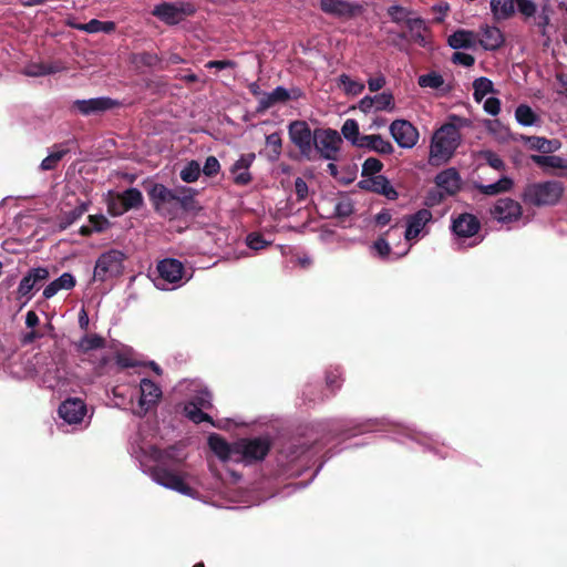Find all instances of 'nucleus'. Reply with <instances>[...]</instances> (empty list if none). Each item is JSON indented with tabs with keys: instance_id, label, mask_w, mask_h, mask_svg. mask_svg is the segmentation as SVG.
Wrapping results in <instances>:
<instances>
[{
	"instance_id": "nucleus-49",
	"label": "nucleus",
	"mask_w": 567,
	"mask_h": 567,
	"mask_svg": "<svg viewBox=\"0 0 567 567\" xmlns=\"http://www.w3.org/2000/svg\"><path fill=\"white\" fill-rule=\"evenodd\" d=\"M515 8L525 19L535 17L537 12V6L533 0H515Z\"/></svg>"
},
{
	"instance_id": "nucleus-15",
	"label": "nucleus",
	"mask_w": 567,
	"mask_h": 567,
	"mask_svg": "<svg viewBox=\"0 0 567 567\" xmlns=\"http://www.w3.org/2000/svg\"><path fill=\"white\" fill-rule=\"evenodd\" d=\"M433 215L431 210L426 208L419 209L416 213L406 215L404 217L406 221V229L404 237L408 241L414 240L422 233L424 227L432 221Z\"/></svg>"
},
{
	"instance_id": "nucleus-58",
	"label": "nucleus",
	"mask_w": 567,
	"mask_h": 567,
	"mask_svg": "<svg viewBox=\"0 0 567 567\" xmlns=\"http://www.w3.org/2000/svg\"><path fill=\"white\" fill-rule=\"evenodd\" d=\"M219 161L215 156H208L202 169L203 174L207 177H214L219 173Z\"/></svg>"
},
{
	"instance_id": "nucleus-29",
	"label": "nucleus",
	"mask_w": 567,
	"mask_h": 567,
	"mask_svg": "<svg viewBox=\"0 0 567 567\" xmlns=\"http://www.w3.org/2000/svg\"><path fill=\"white\" fill-rule=\"evenodd\" d=\"M489 6L496 21L507 20L515 13V0H491Z\"/></svg>"
},
{
	"instance_id": "nucleus-27",
	"label": "nucleus",
	"mask_w": 567,
	"mask_h": 567,
	"mask_svg": "<svg viewBox=\"0 0 567 567\" xmlns=\"http://www.w3.org/2000/svg\"><path fill=\"white\" fill-rule=\"evenodd\" d=\"M476 39L473 31L458 29L447 38V44L455 50L472 49L475 47Z\"/></svg>"
},
{
	"instance_id": "nucleus-42",
	"label": "nucleus",
	"mask_w": 567,
	"mask_h": 567,
	"mask_svg": "<svg viewBox=\"0 0 567 567\" xmlns=\"http://www.w3.org/2000/svg\"><path fill=\"white\" fill-rule=\"evenodd\" d=\"M338 82L343 85L344 92L350 95H359L364 90L363 83L352 80L346 73L339 76Z\"/></svg>"
},
{
	"instance_id": "nucleus-6",
	"label": "nucleus",
	"mask_w": 567,
	"mask_h": 567,
	"mask_svg": "<svg viewBox=\"0 0 567 567\" xmlns=\"http://www.w3.org/2000/svg\"><path fill=\"white\" fill-rule=\"evenodd\" d=\"M125 259V254L117 249H110L103 252L95 261L93 280L104 282L122 276Z\"/></svg>"
},
{
	"instance_id": "nucleus-31",
	"label": "nucleus",
	"mask_w": 567,
	"mask_h": 567,
	"mask_svg": "<svg viewBox=\"0 0 567 567\" xmlns=\"http://www.w3.org/2000/svg\"><path fill=\"white\" fill-rule=\"evenodd\" d=\"M106 341L103 337L92 333L83 336L78 342L74 343L75 350L79 353H87L92 350L103 349Z\"/></svg>"
},
{
	"instance_id": "nucleus-22",
	"label": "nucleus",
	"mask_w": 567,
	"mask_h": 567,
	"mask_svg": "<svg viewBox=\"0 0 567 567\" xmlns=\"http://www.w3.org/2000/svg\"><path fill=\"white\" fill-rule=\"evenodd\" d=\"M298 96L299 94H295L293 99H297ZM291 97L292 95L286 87L277 86L272 92L262 94L256 107V113L262 114L278 103L288 102Z\"/></svg>"
},
{
	"instance_id": "nucleus-45",
	"label": "nucleus",
	"mask_w": 567,
	"mask_h": 567,
	"mask_svg": "<svg viewBox=\"0 0 567 567\" xmlns=\"http://www.w3.org/2000/svg\"><path fill=\"white\" fill-rule=\"evenodd\" d=\"M417 83L421 87L440 89L444 83V79L436 72H430L421 75Z\"/></svg>"
},
{
	"instance_id": "nucleus-63",
	"label": "nucleus",
	"mask_w": 567,
	"mask_h": 567,
	"mask_svg": "<svg viewBox=\"0 0 567 567\" xmlns=\"http://www.w3.org/2000/svg\"><path fill=\"white\" fill-rule=\"evenodd\" d=\"M235 66H236V62L233 60H212L205 64V68H207V69H217V70L234 69Z\"/></svg>"
},
{
	"instance_id": "nucleus-50",
	"label": "nucleus",
	"mask_w": 567,
	"mask_h": 567,
	"mask_svg": "<svg viewBox=\"0 0 567 567\" xmlns=\"http://www.w3.org/2000/svg\"><path fill=\"white\" fill-rule=\"evenodd\" d=\"M482 158L494 169L505 171L504 161L493 151L486 150L481 153Z\"/></svg>"
},
{
	"instance_id": "nucleus-5",
	"label": "nucleus",
	"mask_w": 567,
	"mask_h": 567,
	"mask_svg": "<svg viewBox=\"0 0 567 567\" xmlns=\"http://www.w3.org/2000/svg\"><path fill=\"white\" fill-rule=\"evenodd\" d=\"M458 126L449 122L442 125L434 134L431 145V155L441 159H449L460 144Z\"/></svg>"
},
{
	"instance_id": "nucleus-64",
	"label": "nucleus",
	"mask_w": 567,
	"mask_h": 567,
	"mask_svg": "<svg viewBox=\"0 0 567 567\" xmlns=\"http://www.w3.org/2000/svg\"><path fill=\"white\" fill-rule=\"evenodd\" d=\"M484 110L491 115H497L501 112V101L497 97H488L484 103Z\"/></svg>"
},
{
	"instance_id": "nucleus-34",
	"label": "nucleus",
	"mask_w": 567,
	"mask_h": 567,
	"mask_svg": "<svg viewBox=\"0 0 567 567\" xmlns=\"http://www.w3.org/2000/svg\"><path fill=\"white\" fill-rule=\"evenodd\" d=\"M530 159L542 168L567 169V159L557 155H532Z\"/></svg>"
},
{
	"instance_id": "nucleus-2",
	"label": "nucleus",
	"mask_w": 567,
	"mask_h": 567,
	"mask_svg": "<svg viewBox=\"0 0 567 567\" xmlns=\"http://www.w3.org/2000/svg\"><path fill=\"white\" fill-rule=\"evenodd\" d=\"M174 447L166 450L156 449L153 457L156 464L151 468L152 478L166 488L176 491L186 496H193L195 489L185 483L184 477L169 465L173 462Z\"/></svg>"
},
{
	"instance_id": "nucleus-28",
	"label": "nucleus",
	"mask_w": 567,
	"mask_h": 567,
	"mask_svg": "<svg viewBox=\"0 0 567 567\" xmlns=\"http://www.w3.org/2000/svg\"><path fill=\"white\" fill-rule=\"evenodd\" d=\"M71 27L87 33L103 32L109 34L115 31L116 23L113 21H101L97 19H92L87 23H73Z\"/></svg>"
},
{
	"instance_id": "nucleus-1",
	"label": "nucleus",
	"mask_w": 567,
	"mask_h": 567,
	"mask_svg": "<svg viewBox=\"0 0 567 567\" xmlns=\"http://www.w3.org/2000/svg\"><path fill=\"white\" fill-rule=\"evenodd\" d=\"M146 192L154 212L167 220H176L202 209L196 199L198 190L188 186L168 188L164 184L153 183Z\"/></svg>"
},
{
	"instance_id": "nucleus-24",
	"label": "nucleus",
	"mask_w": 567,
	"mask_h": 567,
	"mask_svg": "<svg viewBox=\"0 0 567 567\" xmlns=\"http://www.w3.org/2000/svg\"><path fill=\"white\" fill-rule=\"evenodd\" d=\"M357 146L369 148L380 155H390L394 152L391 142L384 140L380 134L362 135Z\"/></svg>"
},
{
	"instance_id": "nucleus-60",
	"label": "nucleus",
	"mask_w": 567,
	"mask_h": 567,
	"mask_svg": "<svg viewBox=\"0 0 567 567\" xmlns=\"http://www.w3.org/2000/svg\"><path fill=\"white\" fill-rule=\"evenodd\" d=\"M372 249H374L377 251V254L381 257V258H386L390 252H391V247L388 243V240L383 237V236H380L372 245Z\"/></svg>"
},
{
	"instance_id": "nucleus-48",
	"label": "nucleus",
	"mask_w": 567,
	"mask_h": 567,
	"mask_svg": "<svg viewBox=\"0 0 567 567\" xmlns=\"http://www.w3.org/2000/svg\"><path fill=\"white\" fill-rule=\"evenodd\" d=\"M54 72L55 68L44 63H33L28 65L24 70V74L28 76H42L47 74H52Z\"/></svg>"
},
{
	"instance_id": "nucleus-57",
	"label": "nucleus",
	"mask_w": 567,
	"mask_h": 567,
	"mask_svg": "<svg viewBox=\"0 0 567 567\" xmlns=\"http://www.w3.org/2000/svg\"><path fill=\"white\" fill-rule=\"evenodd\" d=\"M255 157L256 156L254 153L241 155L240 158L233 164L230 168L231 174H236L240 169L248 171L251 164L254 163Z\"/></svg>"
},
{
	"instance_id": "nucleus-33",
	"label": "nucleus",
	"mask_w": 567,
	"mask_h": 567,
	"mask_svg": "<svg viewBox=\"0 0 567 567\" xmlns=\"http://www.w3.org/2000/svg\"><path fill=\"white\" fill-rule=\"evenodd\" d=\"M527 143L530 148L545 154L554 153L560 147V142L558 140H547L546 137L540 136H529L527 137Z\"/></svg>"
},
{
	"instance_id": "nucleus-20",
	"label": "nucleus",
	"mask_w": 567,
	"mask_h": 567,
	"mask_svg": "<svg viewBox=\"0 0 567 567\" xmlns=\"http://www.w3.org/2000/svg\"><path fill=\"white\" fill-rule=\"evenodd\" d=\"M481 223L476 216L470 213L460 214L452 221V231L462 238H468L478 233Z\"/></svg>"
},
{
	"instance_id": "nucleus-21",
	"label": "nucleus",
	"mask_w": 567,
	"mask_h": 567,
	"mask_svg": "<svg viewBox=\"0 0 567 567\" xmlns=\"http://www.w3.org/2000/svg\"><path fill=\"white\" fill-rule=\"evenodd\" d=\"M208 446L220 461L236 462V442L230 444L221 435L217 433H212L208 436Z\"/></svg>"
},
{
	"instance_id": "nucleus-12",
	"label": "nucleus",
	"mask_w": 567,
	"mask_h": 567,
	"mask_svg": "<svg viewBox=\"0 0 567 567\" xmlns=\"http://www.w3.org/2000/svg\"><path fill=\"white\" fill-rule=\"evenodd\" d=\"M390 133L400 147L412 148L419 141V132L406 120H395L390 125Z\"/></svg>"
},
{
	"instance_id": "nucleus-41",
	"label": "nucleus",
	"mask_w": 567,
	"mask_h": 567,
	"mask_svg": "<svg viewBox=\"0 0 567 567\" xmlns=\"http://www.w3.org/2000/svg\"><path fill=\"white\" fill-rule=\"evenodd\" d=\"M186 416L196 424L202 422H208L214 424L213 419L209 414L203 411V408L186 403L184 408Z\"/></svg>"
},
{
	"instance_id": "nucleus-8",
	"label": "nucleus",
	"mask_w": 567,
	"mask_h": 567,
	"mask_svg": "<svg viewBox=\"0 0 567 567\" xmlns=\"http://www.w3.org/2000/svg\"><path fill=\"white\" fill-rule=\"evenodd\" d=\"M288 134L300 154L309 161L312 159L315 131H311L309 124L301 120L292 121L288 126Z\"/></svg>"
},
{
	"instance_id": "nucleus-11",
	"label": "nucleus",
	"mask_w": 567,
	"mask_h": 567,
	"mask_svg": "<svg viewBox=\"0 0 567 567\" xmlns=\"http://www.w3.org/2000/svg\"><path fill=\"white\" fill-rule=\"evenodd\" d=\"M320 9L339 19H352L363 12L362 4L347 0H320Z\"/></svg>"
},
{
	"instance_id": "nucleus-30",
	"label": "nucleus",
	"mask_w": 567,
	"mask_h": 567,
	"mask_svg": "<svg viewBox=\"0 0 567 567\" xmlns=\"http://www.w3.org/2000/svg\"><path fill=\"white\" fill-rule=\"evenodd\" d=\"M122 200V210L138 209L144 204L142 192L137 188L131 187L122 193L116 194Z\"/></svg>"
},
{
	"instance_id": "nucleus-26",
	"label": "nucleus",
	"mask_w": 567,
	"mask_h": 567,
	"mask_svg": "<svg viewBox=\"0 0 567 567\" xmlns=\"http://www.w3.org/2000/svg\"><path fill=\"white\" fill-rule=\"evenodd\" d=\"M76 280L70 272L62 274L59 278L50 282L43 290V297L50 299L54 297L60 290H71L74 288Z\"/></svg>"
},
{
	"instance_id": "nucleus-16",
	"label": "nucleus",
	"mask_w": 567,
	"mask_h": 567,
	"mask_svg": "<svg viewBox=\"0 0 567 567\" xmlns=\"http://www.w3.org/2000/svg\"><path fill=\"white\" fill-rule=\"evenodd\" d=\"M118 102L111 97H94L89 100H75L73 107L82 115H91L102 113L117 106Z\"/></svg>"
},
{
	"instance_id": "nucleus-38",
	"label": "nucleus",
	"mask_w": 567,
	"mask_h": 567,
	"mask_svg": "<svg viewBox=\"0 0 567 567\" xmlns=\"http://www.w3.org/2000/svg\"><path fill=\"white\" fill-rule=\"evenodd\" d=\"M473 89L475 101L481 102L485 95L493 92V82L485 76H481L474 80Z\"/></svg>"
},
{
	"instance_id": "nucleus-18",
	"label": "nucleus",
	"mask_w": 567,
	"mask_h": 567,
	"mask_svg": "<svg viewBox=\"0 0 567 567\" xmlns=\"http://www.w3.org/2000/svg\"><path fill=\"white\" fill-rule=\"evenodd\" d=\"M140 401L138 406L143 413H147L152 408L156 406L162 398V390L158 384L150 379H142L140 383Z\"/></svg>"
},
{
	"instance_id": "nucleus-14",
	"label": "nucleus",
	"mask_w": 567,
	"mask_h": 567,
	"mask_svg": "<svg viewBox=\"0 0 567 567\" xmlns=\"http://www.w3.org/2000/svg\"><path fill=\"white\" fill-rule=\"evenodd\" d=\"M58 413L66 423L78 424L86 414V405L79 398H69L60 404Z\"/></svg>"
},
{
	"instance_id": "nucleus-32",
	"label": "nucleus",
	"mask_w": 567,
	"mask_h": 567,
	"mask_svg": "<svg viewBox=\"0 0 567 567\" xmlns=\"http://www.w3.org/2000/svg\"><path fill=\"white\" fill-rule=\"evenodd\" d=\"M514 186V182L511 177L503 176L496 183L489 185H477L476 188L481 194L493 196L501 193L509 192Z\"/></svg>"
},
{
	"instance_id": "nucleus-35",
	"label": "nucleus",
	"mask_w": 567,
	"mask_h": 567,
	"mask_svg": "<svg viewBox=\"0 0 567 567\" xmlns=\"http://www.w3.org/2000/svg\"><path fill=\"white\" fill-rule=\"evenodd\" d=\"M161 58L155 52H140V53H133L131 56V62L137 68H154L157 66L161 63Z\"/></svg>"
},
{
	"instance_id": "nucleus-61",
	"label": "nucleus",
	"mask_w": 567,
	"mask_h": 567,
	"mask_svg": "<svg viewBox=\"0 0 567 567\" xmlns=\"http://www.w3.org/2000/svg\"><path fill=\"white\" fill-rule=\"evenodd\" d=\"M452 62L455 64H461L463 66H472L475 63V58L472 54L464 52H454L452 55Z\"/></svg>"
},
{
	"instance_id": "nucleus-39",
	"label": "nucleus",
	"mask_w": 567,
	"mask_h": 567,
	"mask_svg": "<svg viewBox=\"0 0 567 567\" xmlns=\"http://www.w3.org/2000/svg\"><path fill=\"white\" fill-rule=\"evenodd\" d=\"M202 173L200 165L197 161H189L181 171L179 177L185 183H194L196 182Z\"/></svg>"
},
{
	"instance_id": "nucleus-56",
	"label": "nucleus",
	"mask_w": 567,
	"mask_h": 567,
	"mask_svg": "<svg viewBox=\"0 0 567 567\" xmlns=\"http://www.w3.org/2000/svg\"><path fill=\"white\" fill-rule=\"evenodd\" d=\"M35 288L34 284H32V280L31 278L29 277V275L27 274L22 280L20 281L19 284V287H18V290H17V293H18V298H23L25 297L27 298V301H29L32 297V290Z\"/></svg>"
},
{
	"instance_id": "nucleus-44",
	"label": "nucleus",
	"mask_w": 567,
	"mask_h": 567,
	"mask_svg": "<svg viewBox=\"0 0 567 567\" xmlns=\"http://www.w3.org/2000/svg\"><path fill=\"white\" fill-rule=\"evenodd\" d=\"M69 153V148H61L59 151L52 152L41 162V169L43 171H52L55 169L58 163L63 158L64 155Z\"/></svg>"
},
{
	"instance_id": "nucleus-25",
	"label": "nucleus",
	"mask_w": 567,
	"mask_h": 567,
	"mask_svg": "<svg viewBox=\"0 0 567 567\" xmlns=\"http://www.w3.org/2000/svg\"><path fill=\"white\" fill-rule=\"evenodd\" d=\"M504 35L502 31L494 25H484L481 28L480 44L488 51L499 49L504 43Z\"/></svg>"
},
{
	"instance_id": "nucleus-4",
	"label": "nucleus",
	"mask_w": 567,
	"mask_h": 567,
	"mask_svg": "<svg viewBox=\"0 0 567 567\" xmlns=\"http://www.w3.org/2000/svg\"><path fill=\"white\" fill-rule=\"evenodd\" d=\"M388 14L391 20L395 23L404 22L408 32H401L398 34L400 40L410 41L416 43L420 47H425L427 44V40L425 37V32H429L430 29L426 25L424 19L422 18H409L410 11L401 6L394 4L388 8Z\"/></svg>"
},
{
	"instance_id": "nucleus-7",
	"label": "nucleus",
	"mask_w": 567,
	"mask_h": 567,
	"mask_svg": "<svg viewBox=\"0 0 567 567\" xmlns=\"http://www.w3.org/2000/svg\"><path fill=\"white\" fill-rule=\"evenodd\" d=\"M272 442L268 436L241 439L236 442V462L248 464L262 461L269 453Z\"/></svg>"
},
{
	"instance_id": "nucleus-53",
	"label": "nucleus",
	"mask_w": 567,
	"mask_h": 567,
	"mask_svg": "<svg viewBox=\"0 0 567 567\" xmlns=\"http://www.w3.org/2000/svg\"><path fill=\"white\" fill-rule=\"evenodd\" d=\"M354 207L349 198L339 200L334 206V216L339 218H346L352 215Z\"/></svg>"
},
{
	"instance_id": "nucleus-52",
	"label": "nucleus",
	"mask_w": 567,
	"mask_h": 567,
	"mask_svg": "<svg viewBox=\"0 0 567 567\" xmlns=\"http://www.w3.org/2000/svg\"><path fill=\"white\" fill-rule=\"evenodd\" d=\"M246 244L250 249L260 250L270 245L260 233H250L246 238Z\"/></svg>"
},
{
	"instance_id": "nucleus-46",
	"label": "nucleus",
	"mask_w": 567,
	"mask_h": 567,
	"mask_svg": "<svg viewBox=\"0 0 567 567\" xmlns=\"http://www.w3.org/2000/svg\"><path fill=\"white\" fill-rule=\"evenodd\" d=\"M383 168V164L380 159L375 157H369L364 161L362 165V176L372 177L377 176L379 172Z\"/></svg>"
},
{
	"instance_id": "nucleus-36",
	"label": "nucleus",
	"mask_w": 567,
	"mask_h": 567,
	"mask_svg": "<svg viewBox=\"0 0 567 567\" xmlns=\"http://www.w3.org/2000/svg\"><path fill=\"white\" fill-rule=\"evenodd\" d=\"M86 210H87V205L82 203L81 205L73 208L72 210L64 213L59 218V223H58L59 229L64 230V229L69 228L72 224H74L78 219H80Z\"/></svg>"
},
{
	"instance_id": "nucleus-51",
	"label": "nucleus",
	"mask_w": 567,
	"mask_h": 567,
	"mask_svg": "<svg viewBox=\"0 0 567 567\" xmlns=\"http://www.w3.org/2000/svg\"><path fill=\"white\" fill-rule=\"evenodd\" d=\"M342 381L341 371L338 368L326 372V384L332 392L341 388Z\"/></svg>"
},
{
	"instance_id": "nucleus-43",
	"label": "nucleus",
	"mask_w": 567,
	"mask_h": 567,
	"mask_svg": "<svg viewBox=\"0 0 567 567\" xmlns=\"http://www.w3.org/2000/svg\"><path fill=\"white\" fill-rule=\"evenodd\" d=\"M341 133L348 141H351V143L357 146L361 136H359V124L355 120L348 118L341 127Z\"/></svg>"
},
{
	"instance_id": "nucleus-54",
	"label": "nucleus",
	"mask_w": 567,
	"mask_h": 567,
	"mask_svg": "<svg viewBox=\"0 0 567 567\" xmlns=\"http://www.w3.org/2000/svg\"><path fill=\"white\" fill-rule=\"evenodd\" d=\"M29 277L34 284L35 288L39 289L40 286L49 278V270L44 267L32 268L28 271Z\"/></svg>"
},
{
	"instance_id": "nucleus-23",
	"label": "nucleus",
	"mask_w": 567,
	"mask_h": 567,
	"mask_svg": "<svg viewBox=\"0 0 567 567\" xmlns=\"http://www.w3.org/2000/svg\"><path fill=\"white\" fill-rule=\"evenodd\" d=\"M157 271L163 280L169 284H177L183 278L184 266L177 259H164L158 262Z\"/></svg>"
},
{
	"instance_id": "nucleus-9",
	"label": "nucleus",
	"mask_w": 567,
	"mask_h": 567,
	"mask_svg": "<svg viewBox=\"0 0 567 567\" xmlns=\"http://www.w3.org/2000/svg\"><path fill=\"white\" fill-rule=\"evenodd\" d=\"M342 138L332 128H316L313 146L320 157L328 161H337Z\"/></svg>"
},
{
	"instance_id": "nucleus-62",
	"label": "nucleus",
	"mask_w": 567,
	"mask_h": 567,
	"mask_svg": "<svg viewBox=\"0 0 567 567\" xmlns=\"http://www.w3.org/2000/svg\"><path fill=\"white\" fill-rule=\"evenodd\" d=\"M121 204L122 200L120 199V197L117 195L113 196L107 203V212L110 213V215L116 217L125 214L127 210H122L123 206Z\"/></svg>"
},
{
	"instance_id": "nucleus-13",
	"label": "nucleus",
	"mask_w": 567,
	"mask_h": 567,
	"mask_svg": "<svg viewBox=\"0 0 567 567\" xmlns=\"http://www.w3.org/2000/svg\"><path fill=\"white\" fill-rule=\"evenodd\" d=\"M492 216L502 223H512L520 218L522 206L512 198H499L491 210Z\"/></svg>"
},
{
	"instance_id": "nucleus-17",
	"label": "nucleus",
	"mask_w": 567,
	"mask_h": 567,
	"mask_svg": "<svg viewBox=\"0 0 567 567\" xmlns=\"http://www.w3.org/2000/svg\"><path fill=\"white\" fill-rule=\"evenodd\" d=\"M359 187L379 195H383L388 199L394 200L399 194L391 185L390 181L383 175L372 176L359 182Z\"/></svg>"
},
{
	"instance_id": "nucleus-40",
	"label": "nucleus",
	"mask_w": 567,
	"mask_h": 567,
	"mask_svg": "<svg viewBox=\"0 0 567 567\" xmlns=\"http://www.w3.org/2000/svg\"><path fill=\"white\" fill-rule=\"evenodd\" d=\"M374 111H393L395 109L394 95L392 92L384 91L373 96Z\"/></svg>"
},
{
	"instance_id": "nucleus-55",
	"label": "nucleus",
	"mask_w": 567,
	"mask_h": 567,
	"mask_svg": "<svg viewBox=\"0 0 567 567\" xmlns=\"http://www.w3.org/2000/svg\"><path fill=\"white\" fill-rule=\"evenodd\" d=\"M266 144L272 151V158L277 159L281 153L282 140L278 132L271 133L266 136Z\"/></svg>"
},
{
	"instance_id": "nucleus-10",
	"label": "nucleus",
	"mask_w": 567,
	"mask_h": 567,
	"mask_svg": "<svg viewBox=\"0 0 567 567\" xmlns=\"http://www.w3.org/2000/svg\"><path fill=\"white\" fill-rule=\"evenodd\" d=\"M194 12L195 10L190 3L163 2L154 7L152 14L167 25H175Z\"/></svg>"
},
{
	"instance_id": "nucleus-19",
	"label": "nucleus",
	"mask_w": 567,
	"mask_h": 567,
	"mask_svg": "<svg viewBox=\"0 0 567 567\" xmlns=\"http://www.w3.org/2000/svg\"><path fill=\"white\" fill-rule=\"evenodd\" d=\"M435 184L444 192V194L440 193L439 202H441L444 196H453L461 189V176L455 168H446L436 175Z\"/></svg>"
},
{
	"instance_id": "nucleus-47",
	"label": "nucleus",
	"mask_w": 567,
	"mask_h": 567,
	"mask_svg": "<svg viewBox=\"0 0 567 567\" xmlns=\"http://www.w3.org/2000/svg\"><path fill=\"white\" fill-rule=\"evenodd\" d=\"M212 400V393L205 389L197 391L196 394L190 399L188 404L196 405L203 409H210L213 406Z\"/></svg>"
},
{
	"instance_id": "nucleus-3",
	"label": "nucleus",
	"mask_w": 567,
	"mask_h": 567,
	"mask_svg": "<svg viewBox=\"0 0 567 567\" xmlns=\"http://www.w3.org/2000/svg\"><path fill=\"white\" fill-rule=\"evenodd\" d=\"M564 184L559 181H546L527 184L520 195L522 200L532 206H554L563 197Z\"/></svg>"
},
{
	"instance_id": "nucleus-59",
	"label": "nucleus",
	"mask_w": 567,
	"mask_h": 567,
	"mask_svg": "<svg viewBox=\"0 0 567 567\" xmlns=\"http://www.w3.org/2000/svg\"><path fill=\"white\" fill-rule=\"evenodd\" d=\"M89 221L96 233H102L110 226V221L104 215H90Z\"/></svg>"
},
{
	"instance_id": "nucleus-37",
	"label": "nucleus",
	"mask_w": 567,
	"mask_h": 567,
	"mask_svg": "<svg viewBox=\"0 0 567 567\" xmlns=\"http://www.w3.org/2000/svg\"><path fill=\"white\" fill-rule=\"evenodd\" d=\"M515 117L524 126H532L538 121V115L527 104H519L516 107Z\"/></svg>"
}]
</instances>
